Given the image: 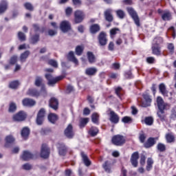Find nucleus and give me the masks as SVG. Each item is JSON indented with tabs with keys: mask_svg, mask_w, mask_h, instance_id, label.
<instances>
[{
	"mask_svg": "<svg viewBox=\"0 0 176 176\" xmlns=\"http://www.w3.org/2000/svg\"><path fill=\"white\" fill-rule=\"evenodd\" d=\"M157 104L158 109H160V111L157 112V116L160 117V119L161 120H164V116H163V111L164 109H167L170 108V105H168V104L164 103L163 98H162V97L160 96L157 97Z\"/></svg>",
	"mask_w": 176,
	"mask_h": 176,
	"instance_id": "f257e3e1",
	"label": "nucleus"
},
{
	"mask_svg": "<svg viewBox=\"0 0 176 176\" xmlns=\"http://www.w3.org/2000/svg\"><path fill=\"white\" fill-rule=\"evenodd\" d=\"M45 78L48 80V85L50 86H53V85H56L58 81L63 80V79H64V76H59L54 78L51 74H45Z\"/></svg>",
	"mask_w": 176,
	"mask_h": 176,
	"instance_id": "f03ea898",
	"label": "nucleus"
},
{
	"mask_svg": "<svg viewBox=\"0 0 176 176\" xmlns=\"http://www.w3.org/2000/svg\"><path fill=\"white\" fill-rule=\"evenodd\" d=\"M111 142L116 146H122L126 142V139L122 135H116L112 138Z\"/></svg>",
	"mask_w": 176,
	"mask_h": 176,
	"instance_id": "7ed1b4c3",
	"label": "nucleus"
},
{
	"mask_svg": "<svg viewBox=\"0 0 176 176\" xmlns=\"http://www.w3.org/2000/svg\"><path fill=\"white\" fill-rule=\"evenodd\" d=\"M127 12L135 21L136 25H138V27H140V18H138V15L137 14V12L134 10V9H133L132 8H128Z\"/></svg>",
	"mask_w": 176,
	"mask_h": 176,
	"instance_id": "20e7f679",
	"label": "nucleus"
},
{
	"mask_svg": "<svg viewBox=\"0 0 176 176\" xmlns=\"http://www.w3.org/2000/svg\"><path fill=\"white\" fill-rule=\"evenodd\" d=\"M50 155V149L47 147V145L43 144L41 146V156L43 159H47Z\"/></svg>",
	"mask_w": 176,
	"mask_h": 176,
	"instance_id": "39448f33",
	"label": "nucleus"
},
{
	"mask_svg": "<svg viewBox=\"0 0 176 176\" xmlns=\"http://www.w3.org/2000/svg\"><path fill=\"white\" fill-rule=\"evenodd\" d=\"M25 118H27V114L24 111H19L18 113L14 115L13 120L14 122H23V120H25Z\"/></svg>",
	"mask_w": 176,
	"mask_h": 176,
	"instance_id": "423d86ee",
	"label": "nucleus"
},
{
	"mask_svg": "<svg viewBox=\"0 0 176 176\" xmlns=\"http://www.w3.org/2000/svg\"><path fill=\"white\" fill-rule=\"evenodd\" d=\"M74 17L76 23H82V21H83V19H85V13L81 10H77L74 13Z\"/></svg>",
	"mask_w": 176,
	"mask_h": 176,
	"instance_id": "0eeeda50",
	"label": "nucleus"
},
{
	"mask_svg": "<svg viewBox=\"0 0 176 176\" xmlns=\"http://www.w3.org/2000/svg\"><path fill=\"white\" fill-rule=\"evenodd\" d=\"M65 135H66L67 138H72L74 135H75V133L74 132V127L71 124H69L65 129Z\"/></svg>",
	"mask_w": 176,
	"mask_h": 176,
	"instance_id": "6e6552de",
	"label": "nucleus"
},
{
	"mask_svg": "<svg viewBox=\"0 0 176 176\" xmlns=\"http://www.w3.org/2000/svg\"><path fill=\"white\" fill-rule=\"evenodd\" d=\"M60 29L62 32H68L71 30V24L67 21H63L60 23Z\"/></svg>",
	"mask_w": 176,
	"mask_h": 176,
	"instance_id": "1a4fd4ad",
	"label": "nucleus"
},
{
	"mask_svg": "<svg viewBox=\"0 0 176 176\" xmlns=\"http://www.w3.org/2000/svg\"><path fill=\"white\" fill-rule=\"evenodd\" d=\"M98 41L101 46H105L108 42V39H107V34L103 32H100L98 36Z\"/></svg>",
	"mask_w": 176,
	"mask_h": 176,
	"instance_id": "9d476101",
	"label": "nucleus"
},
{
	"mask_svg": "<svg viewBox=\"0 0 176 176\" xmlns=\"http://www.w3.org/2000/svg\"><path fill=\"white\" fill-rule=\"evenodd\" d=\"M45 118V109H41L37 115V118H36V123L38 125H41L43 123V119Z\"/></svg>",
	"mask_w": 176,
	"mask_h": 176,
	"instance_id": "9b49d317",
	"label": "nucleus"
},
{
	"mask_svg": "<svg viewBox=\"0 0 176 176\" xmlns=\"http://www.w3.org/2000/svg\"><path fill=\"white\" fill-rule=\"evenodd\" d=\"M139 157L140 155L138 154V152H135L132 154L131 157V163L134 167H138Z\"/></svg>",
	"mask_w": 176,
	"mask_h": 176,
	"instance_id": "f8f14e48",
	"label": "nucleus"
},
{
	"mask_svg": "<svg viewBox=\"0 0 176 176\" xmlns=\"http://www.w3.org/2000/svg\"><path fill=\"white\" fill-rule=\"evenodd\" d=\"M109 112H110V121L115 124L119 123V116L115 111L111 110V109H109Z\"/></svg>",
	"mask_w": 176,
	"mask_h": 176,
	"instance_id": "ddd939ff",
	"label": "nucleus"
},
{
	"mask_svg": "<svg viewBox=\"0 0 176 176\" xmlns=\"http://www.w3.org/2000/svg\"><path fill=\"white\" fill-rule=\"evenodd\" d=\"M143 98L146 102H140L141 106L144 108H146V107H151V103L152 102L151 96L148 94H143Z\"/></svg>",
	"mask_w": 176,
	"mask_h": 176,
	"instance_id": "4468645a",
	"label": "nucleus"
},
{
	"mask_svg": "<svg viewBox=\"0 0 176 176\" xmlns=\"http://www.w3.org/2000/svg\"><path fill=\"white\" fill-rule=\"evenodd\" d=\"M151 50L153 54H155V56H160L162 54V46L161 45H152Z\"/></svg>",
	"mask_w": 176,
	"mask_h": 176,
	"instance_id": "2eb2a0df",
	"label": "nucleus"
},
{
	"mask_svg": "<svg viewBox=\"0 0 176 176\" xmlns=\"http://www.w3.org/2000/svg\"><path fill=\"white\" fill-rule=\"evenodd\" d=\"M34 156L31 153L30 151H23L22 155H21V159L23 160H25V162L28 160H31V159H34Z\"/></svg>",
	"mask_w": 176,
	"mask_h": 176,
	"instance_id": "dca6fc26",
	"label": "nucleus"
},
{
	"mask_svg": "<svg viewBox=\"0 0 176 176\" xmlns=\"http://www.w3.org/2000/svg\"><path fill=\"white\" fill-rule=\"evenodd\" d=\"M104 17L107 21L109 23L113 21V16H112V10L107 9L104 11Z\"/></svg>",
	"mask_w": 176,
	"mask_h": 176,
	"instance_id": "f3484780",
	"label": "nucleus"
},
{
	"mask_svg": "<svg viewBox=\"0 0 176 176\" xmlns=\"http://www.w3.org/2000/svg\"><path fill=\"white\" fill-rule=\"evenodd\" d=\"M23 105L24 107H34L36 102L35 100L30 98H25L22 101Z\"/></svg>",
	"mask_w": 176,
	"mask_h": 176,
	"instance_id": "a211bd4d",
	"label": "nucleus"
},
{
	"mask_svg": "<svg viewBox=\"0 0 176 176\" xmlns=\"http://www.w3.org/2000/svg\"><path fill=\"white\" fill-rule=\"evenodd\" d=\"M50 107L56 111L58 108V100L55 98H52L50 101Z\"/></svg>",
	"mask_w": 176,
	"mask_h": 176,
	"instance_id": "6ab92c4d",
	"label": "nucleus"
},
{
	"mask_svg": "<svg viewBox=\"0 0 176 176\" xmlns=\"http://www.w3.org/2000/svg\"><path fill=\"white\" fill-rule=\"evenodd\" d=\"M162 19L164 21H170L171 20V12L170 11H164L162 14Z\"/></svg>",
	"mask_w": 176,
	"mask_h": 176,
	"instance_id": "aec40b11",
	"label": "nucleus"
},
{
	"mask_svg": "<svg viewBox=\"0 0 176 176\" xmlns=\"http://www.w3.org/2000/svg\"><path fill=\"white\" fill-rule=\"evenodd\" d=\"M156 144V141H155L154 138H149L146 142L144 143V148H151Z\"/></svg>",
	"mask_w": 176,
	"mask_h": 176,
	"instance_id": "412c9836",
	"label": "nucleus"
},
{
	"mask_svg": "<svg viewBox=\"0 0 176 176\" xmlns=\"http://www.w3.org/2000/svg\"><path fill=\"white\" fill-rule=\"evenodd\" d=\"M81 157L85 165L87 166V167H89V166L91 164V161H90L87 155L85 154L83 152H81Z\"/></svg>",
	"mask_w": 176,
	"mask_h": 176,
	"instance_id": "4be33fe9",
	"label": "nucleus"
},
{
	"mask_svg": "<svg viewBox=\"0 0 176 176\" xmlns=\"http://www.w3.org/2000/svg\"><path fill=\"white\" fill-rule=\"evenodd\" d=\"M160 91L162 96L167 97L168 96V91L166 89V85L164 83H161L159 85Z\"/></svg>",
	"mask_w": 176,
	"mask_h": 176,
	"instance_id": "5701e85b",
	"label": "nucleus"
},
{
	"mask_svg": "<svg viewBox=\"0 0 176 176\" xmlns=\"http://www.w3.org/2000/svg\"><path fill=\"white\" fill-rule=\"evenodd\" d=\"M30 135V129L28 127H24L21 131V137L23 140H27Z\"/></svg>",
	"mask_w": 176,
	"mask_h": 176,
	"instance_id": "b1692460",
	"label": "nucleus"
},
{
	"mask_svg": "<svg viewBox=\"0 0 176 176\" xmlns=\"http://www.w3.org/2000/svg\"><path fill=\"white\" fill-rule=\"evenodd\" d=\"M7 9H8V2H6V1H2L0 3V14H2V13H5Z\"/></svg>",
	"mask_w": 176,
	"mask_h": 176,
	"instance_id": "393cba45",
	"label": "nucleus"
},
{
	"mask_svg": "<svg viewBox=\"0 0 176 176\" xmlns=\"http://www.w3.org/2000/svg\"><path fill=\"white\" fill-rule=\"evenodd\" d=\"M97 73V69L96 67H89L85 70L86 75L89 76H93V75H96Z\"/></svg>",
	"mask_w": 176,
	"mask_h": 176,
	"instance_id": "a878e982",
	"label": "nucleus"
},
{
	"mask_svg": "<svg viewBox=\"0 0 176 176\" xmlns=\"http://www.w3.org/2000/svg\"><path fill=\"white\" fill-rule=\"evenodd\" d=\"M28 95L32 97H39L40 93L35 89H30L28 91Z\"/></svg>",
	"mask_w": 176,
	"mask_h": 176,
	"instance_id": "bb28decb",
	"label": "nucleus"
},
{
	"mask_svg": "<svg viewBox=\"0 0 176 176\" xmlns=\"http://www.w3.org/2000/svg\"><path fill=\"white\" fill-rule=\"evenodd\" d=\"M67 58L70 60L72 61V63H74L76 65H78V59L75 58V55L74 54V52L71 51L69 52V54L67 56Z\"/></svg>",
	"mask_w": 176,
	"mask_h": 176,
	"instance_id": "cd10ccee",
	"label": "nucleus"
},
{
	"mask_svg": "<svg viewBox=\"0 0 176 176\" xmlns=\"http://www.w3.org/2000/svg\"><path fill=\"white\" fill-rule=\"evenodd\" d=\"M87 58L90 64H93V63H96V56L93 54V52H88L87 54Z\"/></svg>",
	"mask_w": 176,
	"mask_h": 176,
	"instance_id": "c85d7f7f",
	"label": "nucleus"
},
{
	"mask_svg": "<svg viewBox=\"0 0 176 176\" xmlns=\"http://www.w3.org/2000/svg\"><path fill=\"white\" fill-rule=\"evenodd\" d=\"M58 151H59V155L60 156H64L65 153H67V147H65V145L60 144V146H58Z\"/></svg>",
	"mask_w": 176,
	"mask_h": 176,
	"instance_id": "c756f323",
	"label": "nucleus"
},
{
	"mask_svg": "<svg viewBox=\"0 0 176 176\" xmlns=\"http://www.w3.org/2000/svg\"><path fill=\"white\" fill-rule=\"evenodd\" d=\"M166 140L168 143L174 142L175 141V136L173 133H167L166 135Z\"/></svg>",
	"mask_w": 176,
	"mask_h": 176,
	"instance_id": "7c9ffc66",
	"label": "nucleus"
},
{
	"mask_svg": "<svg viewBox=\"0 0 176 176\" xmlns=\"http://www.w3.org/2000/svg\"><path fill=\"white\" fill-rule=\"evenodd\" d=\"M90 31L91 34H96L100 31V25L98 24H94L90 27Z\"/></svg>",
	"mask_w": 176,
	"mask_h": 176,
	"instance_id": "2f4dec72",
	"label": "nucleus"
},
{
	"mask_svg": "<svg viewBox=\"0 0 176 176\" xmlns=\"http://www.w3.org/2000/svg\"><path fill=\"white\" fill-rule=\"evenodd\" d=\"M100 119V116L97 113H94L91 116V120L95 124H98V120Z\"/></svg>",
	"mask_w": 176,
	"mask_h": 176,
	"instance_id": "473e14b6",
	"label": "nucleus"
},
{
	"mask_svg": "<svg viewBox=\"0 0 176 176\" xmlns=\"http://www.w3.org/2000/svg\"><path fill=\"white\" fill-rule=\"evenodd\" d=\"M153 166V160L152 158H148L147 165H146L147 171H151V170H152Z\"/></svg>",
	"mask_w": 176,
	"mask_h": 176,
	"instance_id": "72a5a7b5",
	"label": "nucleus"
},
{
	"mask_svg": "<svg viewBox=\"0 0 176 176\" xmlns=\"http://www.w3.org/2000/svg\"><path fill=\"white\" fill-rule=\"evenodd\" d=\"M48 120L51 123H56V121L57 120V115L54 113H50L48 116Z\"/></svg>",
	"mask_w": 176,
	"mask_h": 176,
	"instance_id": "f704fd0d",
	"label": "nucleus"
},
{
	"mask_svg": "<svg viewBox=\"0 0 176 176\" xmlns=\"http://www.w3.org/2000/svg\"><path fill=\"white\" fill-rule=\"evenodd\" d=\"M28 56H30L29 51H25L24 53L21 54V58H20L21 62L24 63V61H25V60H27V58H28Z\"/></svg>",
	"mask_w": 176,
	"mask_h": 176,
	"instance_id": "c9c22d12",
	"label": "nucleus"
},
{
	"mask_svg": "<svg viewBox=\"0 0 176 176\" xmlns=\"http://www.w3.org/2000/svg\"><path fill=\"white\" fill-rule=\"evenodd\" d=\"M162 43H163V38L162 37H157L153 41V45H156L157 46H160Z\"/></svg>",
	"mask_w": 176,
	"mask_h": 176,
	"instance_id": "e433bc0d",
	"label": "nucleus"
},
{
	"mask_svg": "<svg viewBox=\"0 0 176 176\" xmlns=\"http://www.w3.org/2000/svg\"><path fill=\"white\" fill-rule=\"evenodd\" d=\"M144 123L147 126H152L153 124V118H152V117H146L144 119Z\"/></svg>",
	"mask_w": 176,
	"mask_h": 176,
	"instance_id": "4c0bfd02",
	"label": "nucleus"
},
{
	"mask_svg": "<svg viewBox=\"0 0 176 176\" xmlns=\"http://www.w3.org/2000/svg\"><path fill=\"white\" fill-rule=\"evenodd\" d=\"M84 49L85 48L83 47V46L78 45L76 47V54H77V56H82V53H83Z\"/></svg>",
	"mask_w": 176,
	"mask_h": 176,
	"instance_id": "58836bf2",
	"label": "nucleus"
},
{
	"mask_svg": "<svg viewBox=\"0 0 176 176\" xmlns=\"http://www.w3.org/2000/svg\"><path fill=\"white\" fill-rule=\"evenodd\" d=\"M6 146L8 147V144H12L14 142V138H13V136L12 135H8L6 138Z\"/></svg>",
	"mask_w": 176,
	"mask_h": 176,
	"instance_id": "ea45409f",
	"label": "nucleus"
},
{
	"mask_svg": "<svg viewBox=\"0 0 176 176\" xmlns=\"http://www.w3.org/2000/svg\"><path fill=\"white\" fill-rule=\"evenodd\" d=\"M89 134L92 137H95L96 134H98V129L97 127H91L89 130Z\"/></svg>",
	"mask_w": 176,
	"mask_h": 176,
	"instance_id": "a19ab883",
	"label": "nucleus"
},
{
	"mask_svg": "<svg viewBox=\"0 0 176 176\" xmlns=\"http://www.w3.org/2000/svg\"><path fill=\"white\" fill-rule=\"evenodd\" d=\"M157 149L160 152H164V151H166V145L163 143H158Z\"/></svg>",
	"mask_w": 176,
	"mask_h": 176,
	"instance_id": "79ce46f5",
	"label": "nucleus"
},
{
	"mask_svg": "<svg viewBox=\"0 0 176 176\" xmlns=\"http://www.w3.org/2000/svg\"><path fill=\"white\" fill-rule=\"evenodd\" d=\"M19 85H20V83L19 82V81L15 80V81H12L10 83L9 85V87L10 89H17V87H19Z\"/></svg>",
	"mask_w": 176,
	"mask_h": 176,
	"instance_id": "37998d69",
	"label": "nucleus"
},
{
	"mask_svg": "<svg viewBox=\"0 0 176 176\" xmlns=\"http://www.w3.org/2000/svg\"><path fill=\"white\" fill-rule=\"evenodd\" d=\"M42 82H43L42 78L40 76H37L36 77L34 85L35 86H37V87H39L42 85Z\"/></svg>",
	"mask_w": 176,
	"mask_h": 176,
	"instance_id": "c03bdc74",
	"label": "nucleus"
},
{
	"mask_svg": "<svg viewBox=\"0 0 176 176\" xmlns=\"http://www.w3.org/2000/svg\"><path fill=\"white\" fill-rule=\"evenodd\" d=\"M89 123V118H81L80 120V127H84Z\"/></svg>",
	"mask_w": 176,
	"mask_h": 176,
	"instance_id": "a18cd8bd",
	"label": "nucleus"
},
{
	"mask_svg": "<svg viewBox=\"0 0 176 176\" xmlns=\"http://www.w3.org/2000/svg\"><path fill=\"white\" fill-rule=\"evenodd\" d=\"M139 140L142 144H144V142H145V140H146V135H145L144 132H141L139 135Z\"/></svg>",
	"mask_w": 176,
	"mask_h": 176,
	"instance_id": "49530a36",
	"label": "nucleus"
},
{
	"mask_svg": "<svg viewBox=\"0 0 176 176\" xmlns=\"http://www.w3.org/2000/svg\"><path fill=\"white\" fill-rule=\"evenodd\" d=\"M116 13L119 19H124V12L122 10H118Z\"/></svg>",
	"mask_w": 176,
	"mask_h": 176,
	"instance_id": "de8ad7c7",
	"label": "nucleus"
},
{
	"mask_svg": "<svg viewBox=\"0 0 176 176\" xmlns=\"http://www.w3.org/2000/svg\"><path fill=\"white\" fill-rule=\"evenodd\" d=\"M48 64H50V65H52V67H54V68H57V67H58V64L57 63V61L51 59L49 60Z\"/></svg>",
	"mask_w": 176,
	"mask_h": 176,
	"instance_id": "09e8293b",
	"label": "nucleus"
},
{
	"mask_svg": "<svg viewBox=\"0 0 176 176\" xmlns=\"http://www.w3.org/2000/svg\"><path fill=\"white\" fill-rule=\"evenodd\" d=\"M38 41H39V35L36 34L34 36L32 37L31 38V43L33 45H35V43H36V42H38Z\"/></svg>",
	"mask_w": 176,
	"mask_h": 176,
	"instance_id": "8fccbe9b",
	"label": "nucleus"
},
{
	"mask_svg": "<svg viewBox=\"0 0 176 176\" xmlns=\"http://www.w3.org/2000/svg\"><path fill=\"white\" fill-rule=\"evenodd\" d=\"M16 109V104H14V102L10 103L9 112H14Z\"/></svg>",
	"mask_w": 176,
	"mask_h": 176,
	"instance_id": "3c124183",
	"label": "nucleus"
},
{
	"mask_svg": "<svg viewBox=\"0 0 176 176\" xmlns=\"http://www.w3.org/2000/svg\"><path fill=\"white\" fill-rule=\"evenodd\" d=\"M132 120L131 118L129 116H125L122 119V122H123V123H130Z\"/></svg>",
	"mask_w": 176,
	"mask_h": 176,
	"instance_id": "603ef678",
	"label": "nucleus"
},
{
	"mask_svg": "<svg viewBox=\"0 0 176 176\" xmlns=\"http://www.w3.org/2000/svg\"><path fill=\"white\" fill-rule=\"evenodd\" d=\"M18 37L20 41H25V34L21 32L18 33Z\"/></svg>",
	"mask_w": 176,
	"mask_h": 176,
	"instance_id": "864d4df0",
	"label": "nucleus"
},
{
	"mask_svg": "<svg viewBox=\"0 0 176 176\" xmlns=\"http://www.w3.org/2000/svg\"><path fill=\"white\" fill-rule=\"evenodd\" d=\"M24 6H25V9H27L28 10H34V7L30 3H25Z\"/></svg>",
	"mask_w": 176,
	"mask_h": 176,
	"instance_id": "5fc2aeb1",
	"label": "nucleus"
},
{
	"mask_svg": "<svg viewBox=\"0 0 176 176\" xmlns=\"http://www.w3.org/2000/svg\"><path fill=\"white\" fill-rule=\"evenodd\" d=\"M168 50H169V52H170V53H174V50H175L174 44L168 43Z\"/></svg>",
	"mask_w": 176,
	"mask_h": 176,
	"instance_id": "6e6d98bb",
	"label": "nucleus"
},
{
	"mask_svg": "<svg viewBox=\"0 0 176 176\" xmlns=\"http://www.w3.org/2000/svg\"><path fill=\"white\" fill-rule=\"evenodd\" d=\"M108 162H106L105 163H104V164L103 165V168L105 170V171L107 172V173H111V168H109V166H108Z\"/></svg>",
	"mask_w": 176,
	"mask_h": 176,
	"instance_id": "4d7b16f0",
	"label": "nucleus"
},
{
	"mask_svg": "<svg viewBox=\"0 0 176 176\" xmlns=\"http://www.w3.org/2000/svg\"><path fill=\"white\" fill-rule=\"evenodd\" d=\"M65 13L66 16H71V14L72 13V8L70 7H68L65 9Z\"/></svg>",
	"mask_w": 176,
	"mask_h": 176,
	"instance_id": "13d9d810",
	"label": "nucleus"
},
{
	"mask_svg": "<svg viewBox=\"0 0 176 176\" xmlns=\"http://www.w3.org/2000/svg\"><path fill=\"white\" fill-rule=\"evenodd\" d=\"M118 31H119L118 28H113L110 30V34L112 35H116L118 34Z\"/></svg>",
	"mask_w": 176,
	"mask_h": 176,
	"instance_id": "bf43d9fd",
	"label": "nucleus"
},
{
	"mask_svg": "<svg viewBox=\"0 0 176 176\" xmlns=\"http://www.w3.org/2000/svg\"><path fill=\"white\" fill-rule=\"evenodd\" d=\"M10 64H16V63H17V56H14L11 58L10 61Z\"/></svg>",
	"mask_w": 176,
	"mask_h": 176,
	"instance_id": "052dcab7",
	"label": "nucleus"
},
{
	"mask_svg": "<svg viewBox=\"0 0 176 176\" xmlns=\"http://www.w3.org/2000/svg\"><path fill=\"white\" fill-rule=\"evenodd\" d=\"M32 166L30 164H25L23 165V170H31Z\"/></svg>",
	"mask_w": 176,
	"mask_h": 176,
	"instance_id": "680f3d73",
	"label": "nucleus"
},
{
	"mask_svg": "<svg viewBox=\"0 0 176 176\" xmlns=\"http://www.w3.org/2000/svg\"><path fill=\"white\" fill-rule=\"evenodd\" d=\"M146 61L148 63V64H153V63H155V58L148 57L146 58Z\"/></svg>",
	"mask_w": 176,
	"mask_h": 176,
	"instance_id": "e2e57ef3",
	"label": "nucleus"
},
{
	"mask_svg": "<svg viewBox=\"0 0 176 176\" xmlns=\"http://www.w3.org/2000/svg\"><path fill=\"white\" fill-rule=\"evenodd\" d=\"M146 157H145V155H142L140 157V164L142 166H144V164H145V160H146Z\"/></svg>",
	"mask_w": 176,
	"mask_h": 176,
	"instance_id": "0e129e2a",
	"label": "nucleus"
},
{
	"mask_svg": "<svg viewBox=\"0 0 176 176\" xmlns=\"http://www.w3.org/2000/svg\"><path fill=\"white\" fill-rule=\"evenodd\" d=\"M74 91V87L72 85H68L66 89L67 93H71V91Z\"/></svg>",
	"mask_w": 176,
	"mask_h": 176,
	"instance_id": "69168bd1",
	"label": "nucleus"
},
{
	"mask_svg": "<svg viewBox=\"0 0 176 176\" xmlns=\"http://www.w3.org/2000/svg\"><path fill=\"white\" fill-rule=\"evenodd\" d=\"M48 34L49 35H50V36H53L54 35H56V34H57V31L50 30L48 31Z\"/></svg>",
	"mask_w": 176,
	"mask_h": 176,
	"instance_id": "338daca9",
	"label": "nucleus"
},
{
	"mask_svg": "<svg viewBox=\"0 0 176 176\" xmlns=\"http://www.w3.org/2000/svg\"><path fill=\"white\" fill-rule=\"evenodd\" d=\"M65 175L66 176H71L72 175V170H71L70 169H67L65 170Z\"/></svg>",
	"mask_w": 176,
	"mask_h": 176,
	"instance_id": "774afa93",
	"label": "nucleus"
}]
</instances>
